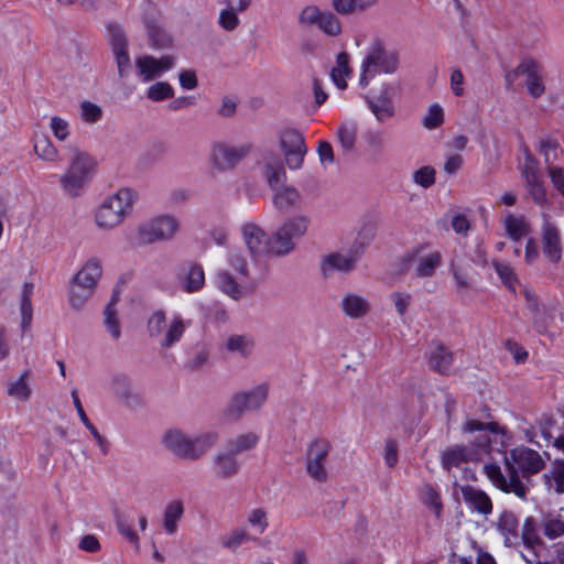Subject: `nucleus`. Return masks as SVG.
Listing matches in <instances>:
<instances>
[{"mask_svg":"<svg viewBox=\"0 0 564 564\" xmlns=\"http://www.w3.org/2000/svg\"><path fill=\"white\" fill-rule=\"evenodd\" d=\"M453 276L455 281L456 292L459 295H465L467 292L475 289V281L473 278V270L470 267L454 265Z\"/></svg>","mask_w":564,"mask_h":564,"instance_id":"49530a36","label":"nucleus"},{"mask_svg":"<svg viewBox=\"0 0 564 564\" xmlns=\"http://www.w3.org/2000/svg\"><path fill=\"white\" fill-rule=\"evenodd\" d=\"M544 466L541 455L528 447L519 446L510 451L505 456V467L508 476L506 477L501 468L496 464H487L484 471L490 481L505 492H513L520 498L525 496V487L519 479L518 469L528 474H535Z\"/></svg>","mask_w":564,"mask_h":564,"instance_id":"f257e3e1","label":"nucleus"},{"mask_svg":"<svg viewBox=\"0 0 564 564\" xmlns=\"http://www.w3.org/2000/svg\"><path fill=\"white\" fill-rule=\"evenodd\" d=\"M462 432L469 434V441L480 451H487L491 443H498L499 440L501 444L503 443L505 429L497 422L484 423L469 419L463 424Z\"/></svg>","mask_w":564,"mask_h":564,"instance_id":"ddd939ff","label":"nucleus"},{"mask_svg":"<svg viewBox=\"0 0 564 564\" xmlns=\"http://www.w3.org/2000/svg\"><path fill=\"white\" fill-rule=\"evenodd\" d=\"M540 152L544 156L547 166H554L553 163L563 154L560 144L551 139L541 140Z\"/></svg>","mask_w":564,"mask_h":564,"instance_id":"13d9d810","label":"nucleus"},{"mask_svg":"<svg viewBox=\"0 0 564 564\" xmlns=\"http://www.w3.org/2000/svg\"><path fill=\"white\" fill-rule=\"evenodd\" d=\"M279 148L290 170H300L307 153L305 138L294 128H284L279 133Z\"/></svg>","mask_w":564,"mask_h":564,"instance_id":"9b49d317","label":"nucleus"},{"mask_svg":"<svg viewBox=\"0 0 564 564\" xmlns=\"http://www.w3.org/2000/svg\"><path fill=\"white\" fill-rule=\"evenodd\" d=\"M350 74L349 56L346 52H341L336 57V65L330 70V77L339 89H345L347 87L346 78Z\"/></svg>","mask_w":564,"mask_h":564,"instance_id":"c03bdc74","label":"nucleus"},{"mask_svg":"<svg viewBox=\"0 0 564 564\" xmlns=\"http://www.w3.org/2000/svg\"><path fill=\"white\" fill-rule=\"evenodd\" d=\"M184 514V505L181 500H173L166 505L162 525L166 534L173 535L177 531V523Z\"/></svg>","mask_w":564,"mask_h":564,"instance_id":"f704fd0d","label":"nucleus"},{"mask_svg":"<svg viewBox=\"0 0 564 564\" xmlns=\"http://www.w3.org/2000/svg\"><path fill=\"white\" fill-rule=\"evenodd\" d=\"M478 459V453L465 446L455 445L447 448L442 455V465L449 470L458 467L462 463Z\"/></svg>","mask_w":564,"mask_h":564,"instance_id":"2f4dec72","label":"nucleus"},{"mask_svg":"<svg viewBox=\"0 0 564 564\" xmlns=\"http://www.w3.org/2000/svg\"><path fill=\"white\" fill-rule=\"evenodd\" d=\"M392 96V87L382 85L376 95L367 97V104L378 121L384 122L394 116Z\"/></svg>","mask_w":564,"mask_h":564,"instance_id":"4be33fe9","label":"nucleus"},{"mask_svg":"<svg viewBox=\"0 0 564 564\" xmlns=\"http://www.w3.org/2000/svg\"><path fill=\"white\" fill-rule=\"evenodd\" d=\"M492 265L495 271L501 279L502 283L509 289L514 291L516 284L518 282L517 276L513 272V269L508 264L499 261H494Z\"/></svg>","mask_w":564,"mask_h":564,"instance_id":"052dcab7","label":"nucleus"},{"mask_svg":"<svg viewBox=\"0 0 564 564\" xmlns=\"http://www.w3.org/2000/svg\"><path fill=\"white\" fill-rule=\"evenodd\" d=\"M399 56L384 47L382 42L375 41L367 51L361 63L359 85L366 88L379 73L392 74L398 69Z\"/></svg>","mask_w":564,"mask_h":564,"instance_id":"0eeeda50","label":"nucleus"},{"mask_svg":"<svg viewBox=\"0 0 564 564\" xmlns=\"http://www.w3.org/2000/svg\"><path fill=\"white\" fill-rule=\"evenodd\" d=\"M219 442L216 431H204L189 435L180 429L164 432L161 443L165 449L180 459L197 462L213 449Z\"/></svg>","mask_w":564,"mask_h":564,"instance_id":"f03ea898","label":"nucleus"},{"mask_svg":"<svg viewBox=\"0 0 564 564\" xmlns=\"http://www.w3.org/2000/svg\"><path fill=\"white\" fill-rule=\"evenodd\" d=\"M324 11L314 4L305 6L299 13V23L303 26H317Z\"/></svg>","mask_w":564,"mask_h":564,"instance_id":"6e6d98bb","label":"nucleus"},{"mask_svg":"<svg viewBox=\"0 0 564 564\" xmlns=\"http://www.w3.org/2000/svg\"><path fill=\"white\" fill-rule=\"evenodd\" d=\"M258 442L259 435L249 431L228 438L226 441V448L238 457L239 454L254 448Z\"/></svg>","mask_w":564,"mask_h":564,"instance_id":"58836bf2","label":"nucleus"},{"mask_svg":"<svg viewBox=\"0 0 564 564\" xmlns=\"http://www.w3.org/2000/svg\"><path fill=\"white\" fill-rule=\"evenodd\" d=\"M217 288L232 300H240L253 289V284L248 280H241L239 275L229 270H220L216 274Z\"/></svg>","mask_w":564,"mask_h":564,"instance_id":"aec40b11","label":"nucleus"},{"mask_svg":"<svg viewBox=\"0 0 564 564\" xmlns=\"http://www.w3.org/2000/svg\"><path fill=\"white\" fill-rule=\"evenodd\" d=\"M268 397L269 384L260 383L235 394L230 401V408L237 413L258 411L267 402Z\"/></svg>","mask_w":564,"mask_h":564,"instance_id":"2eb2a0df","label":"nucleus"},{"mask_svg":"<svg viewBox=\"0 0 564 564\" xmlns=\"http://www.w3.org/2000/svg\"><path fill=\"white\" fill-rule=\"evenodd\" d=\"M256 538L251 535L245 527H238L220 538V545L231 552H236L241 545L254 541Z\"/></svg>","mask_w":564,"mask_h":564,"instance_id":"ea45409f","label":"nucleus"},{"mask_svg":"<svg viewBox=\"0 0 564 564\" xmlns=\"http://www.w3.org/2000/svg\"><path fill=\"white\" fill-rule=\"evenodd\" d=\"M34 285L30 282H25L22 288L21 294V329L22 332H26L32 322L33 308L31 304V295L33 293Z\"/></svg>","mask_w":564,"mask_h":564,"instance_id":"09e8293b","label":"nucleus"},{"mask_svg":"<svg viewBox=\"0 0 564 564\" xmlns=\"http://www.w3.org/2000/svg\"><path fill=\"white\" fill-rule=\"evenodd\" d=\"M135 69L142 82H151L173 68L175 58L172 55H163L159 58L152 55H143L135 58Z\"/></svg>","mask_w":564,"mask_h":564,"instance_id":"dca6fc26","label":"nucleus"},{"mask_svg":"<svg viewBox=\"0 0 564 564\" xmlns=\"http://www.w3.org/2000/svg\"><path fill=\"white\" fill-rule=\"evenodd\" d=\"M519 76L524 77V85L531 97L540 98L545 93L542 66L536 59L523 58L512 72L506 75V80L511 85Z\"/></svg>","mask_w":564,"mask_h":564,"instance_id":"f8f14e48","label":"nucleus"},{"mask_svg":"<svg viewBox=\"0 0 564 564\" xmlns=\"http://www.w3.org/2000/svg\"><path fill=\"white\" fill-rule=\"evenodd\" d=\"M545 477L549 489L554 490L556 494H564V462L555 464Z\"/></svg>","mask_w":564,"mask_h":564,"instance_id":"bf43d9fd","label":"nucleus"},{"mask_svg":"<svg viewBox=\"0 0 564 564\" xmlns=\"http://www.w3.org/2000/svg\"><path fill=\"white\" fill-rule=\"evenodd\" d=\"M250 152V147L214 142L208 153V163L214 172L224 173L234 170Z\"/></svg>","mask_w":564,"mask_h":564,"instance_id":"9d476101","label":"nucleus"},{"mask_svg":"<svg viewBox=\"0 0 564 564\" xmlns=\"http://www.w3.org/2000/svg\"><path fill=\"white\" fill-rule=\"evenodd\" d=\"M541 530L547 539H557L564 534V520L554 516L545 517L542 521Z\"/></svg>","mask_w":564,"mask_h":564,"instance_id":"603ef678","label":"nucleus"},{"mask_svg":"<svg viewBox=\"0 0 564 564\" xmlns=\"http://www.w3.org/2000/svg\"><path fill=\"white\" fill-rule=\"evenodd\" d=\"M358 128L354 123H341L337 130V140L345 153L355 149Z\"/></svg>","mask_w":564,"mask_h":564,"instance_id":"3c124183","label":"nucleus"},{"mask_svg":"<svg viewBox=\"0 0 564 564\" xmlns=\"http://www.w3.org/2000/svg\"><path fill=\"white\" fill-rule=\"evenodd\" d=\"M180 228L178 219L173 215H159L139 227L140 240L144 243L171 240Z\"/></svg>","mask_w":564,"mask_h":564,"instance_id":"4468645a","label":"nucleus"},{"mask_svg":"<svg viewBox=\"0 0 564 564\" xmlns=\"http://www.w3.org/2000/svg\"><path fill=\"white\" fill-rule=\"evenodd\" d=\"M273 191V204L278 210L290 213L300 206L301 195L296 188L281 185Z\"/></svg>","mask_w":564,"mask_h":564,"instance_id":"c85d7f7f","label":"nucleus"},{"mask_svg":"<svg viewBox=\"0 0 564 564\" xmlns=\"http://www.w3.org/2000/svg\"><path fill=\"white\" fill-rule=\"evenodd\" d=\"M311 220L305 215H296L286 218L278 228L284 236L297 246V241L302 239L308 231Z\"/></svg>","mask_w":564,"mask_h":564,"instance_id":"bb28decb","label":"nucleus"},{"mask_svg":"<svg viewBox=\"0 0 564 564\" xmlns=\"http://www.w3.org/2000/svg\"><path fill=\"white\" fill-rule=\"evenodd\" d=\"M525 186L532 200L544 206L546 204V192L542 183L539 181L538 175L532 166H527L523 171Z\"/></svg>","mask_w":564,"mask_h":564,"instance_id":"4c0bfd02","label":"nucleus"},{"mask_svg":"<svg viewBox=\"0 0 564 564\" xmlns=\"http://www.w3.org/2000/svg\"><path fill=\"white\" fill-rule=\"evenodd\" d=\"M241 469L239 458L227 448L216 452L210 459V473L219 481L237 477Z\"/></svg>","mask_w":564,"mask_h":564,"instance_id":"6ab92c4d","label":"nucleus"},{"mask_svg":"<svg viewBox=\"0 0 564 564\" xmlns=\"http://www.w3.org/2000/svg\"><path fill=\"white\" fill-rule=\"evenodd\" d=\"M102 276V262L97 257L88 258L72 278L68 303L74 310H82L94 295Z\"/></svg>","mask_w":564,"mask_h":564,"instance_id":"39448f33","label":"nucleus"},{"mask_svg":"<svg viewBox=\"0 0 564 564\" xmlns=\"http://www.w3.org/2000/svg\"><path fill=\"white\" fill-rule=\"evenodd\" d=\"M430 367L440 372L447 373L453 364L452 352L441 344H436L431 351Z\"/></svg>","mask_w":564,"mask_h":564,"instance_id":"79ce46f5","label":"nucleus"},{"mask_svg":"<svg viewBox=\"0 0 564 564\" xmlns=\"http://www.w3.org/2000/svg\"><path fill=\"white\" fill-rule=\"evenodd\" d=\"M110 391L128 408H137L141 404L140 394L133 389L124 375H115L109 381Z\"/></svg>","mask_w":564,"mask_h":564,"instance_id":"b1692460","label":"nucleus"},{"mask_svg":"<svg viewBox=\"0 0 564 564\" xmlns=\"http://www.w3.org/2000/svg\"><path fill=\"white\" fill-rule=\"evenodd\" d=\"M80 108V118L86 123H95L101 119L102 110L101 108L93 104L90 101H83L79 106Z\"/></svg>","mask_w":564,"mask_h":564,"instance_id":"338daca9","label":"nucleus"},{"mask_svg":"<svg viewBox=\"0 0 564 564\" xmlns=\"http://www.w3.org/2000/svg\"><path fill=\"white\" fill-rule=\"evenodd\" d=\"M497 529L505 538V542L510 545L519 536V521L510 511H503L497 522Z\"/></svg>","mask_w":564,"mask_h":564,"instance_id":"a19ab883","label":"nucleus"},{"mask_svg":"<svg viewBox=\"0 0 564 564\" xmlns=\"http://www.w3.org/2000/svg\"><path fill=\"white\" fill-rule=\"evenodd\" d=\"M543 225L541 228L542 252L552 263H558L563 256V246L561 231L555 224L550 220V216L543 214Z\"/></svg>","mask_w":564,"mask_h":564,"instance_id":"f3484780","label":"nucleus"},{"mask_svg":"<svg viewBox=\"0 0 564 564\" xmlns=\"http://www.w3.org/2000/svg\"><path fill=\"white\" fill-rule=\"evenodd\" d=\"M295 250L296 245L289 241L279 228L270 235L269 257L284 258L293 253Z\"/></svg>","mask_w":564,"mask_h":564,"instance_id":"e433bc0d","label":"nucleus"},{"mask_svg":"<svg viewBox=\"0 0 564 564\" xmlns=\"http://www.w3.org/2000/svg\"><path fill=\"white\" fill-rule=\"evenodd\" d=\"M503 228L508 237L518 241L530 232V225L523 216L508 213L503 218Z\"/></svg>","mask_w":564,"mask_h":564,"instance_id":"c9c22d12","label":"nucleus"},{"mask_svg":"<svg viewBox=\"0 0 564 564\" xmlns=\"http://www.w3.org/2000/svg\"><path fill=\"white\" fill-rule=\"evenodd\" d=\"M219 25L226 31H234L239 25V18L234 7H228L220 11L218 18Z\"/></svg>","mask_w":564,"mask_h":564,"instance_id":"774afa93","label":"nucleus"},{"mask_svg":"<svg viewBox=\"0 0 564 564\" xmlns=\"http://www.w3.org/2000/svg\"><path fill=\"white\" fill-rule=\"evenodd\" d=\"M241 237L248 251L254 257H269L270 235L258 224L248 221L241 226Z\"/></svg>","mask_w":564,"mask_h":564,"instance_id":"a211bd4d","label":"nucleus"},{"mask_svg":"<svg viewBox=\"0 0 564 564\" xmlns=\"http://www.w3.org/2000/svg\"><path fill=\"white\" fill-rule=\"evenodd\" d=\"M246 522L257 534H263L269 528V513L263 507H254L247 511Z\"/></svg>","mask_w":564,"mask_h":564,"instance_id":"a18cd8bd","label":"nucleus"},{"mask_svg":"<svg viewBox=\"0 0 564 564\" xmlns=\"http://www.w3.org/2000/svg\"><path fill=\"white\" fill-rule=\"evenodd\" d=\"M332 444L326 438L312 440L305 449V470L315 481L324 484L328 480L327 459Z\"/></svg>","mask_w":564,"mask_h":564,"instance_id":"1a4fd4ad","label":"nucleus"},{"mask_svg":"<svg viewBox=\"0 0 564 564\" xmlns=\"http://www.w3.org/2000/svg\"><path fill=\"white\" fill-rule=\"evenodd\" d=\"M33 150L35 155L47 163H57L59 161V151L46 135L35 139Z\"/></svg>","mask_w":564,"mask_h":564,"instance_id":"37998d69","label":"nucleus"},{"mask_svg":"<svg viewBox=\"0 0 564 564\" xmlns=\"http://www.w3.org/2000/svg\"><path fill=\"white\" fill-rule=\"evenodd\" d=\"M50 129L56 140L63 142L69 137V123L65 118L53 116L50 119Z\"/></svg>","mask_w":564,"mask_h":564,"instance_id":"0e129e2a","label":"nucleus"},{"mask_svg":"<svg viewBox=\"0 0 564 564\" xmlns=\"http://www.w3.org/2000/svg\"><path fill=\"white\" fill-rule=\"evenodd\" d=\"M358 256L356 252H332L323 257L321 270L324 275L333 272L348 273L355 269Z\"/></svg>","mask_w":564,"mask_h":564,"instance_id":"5701e85b","label":"nucleus"},{"mask_svg":"<svg viewBox=\"0 0 564 564\" xmlns=\"http://www.w3.org/2000/svg\"><path fill=\"white\" fill-rule=\"evenodd\" d=\"M191 326V321L180 314L169 315L163 310L154 311L147 321V332L161 349L169 350L178 344Z\"/></svg>","mask_w":564,"mask_h":564,"instance_id":"20e7f679","label":"nucleus"},{"mask_svg":"<svg viewBox=\"0 0 564 564\" xmlns=\"http://www.w3.org/2000/svg\"><path fill=\"white\" fill-rule=\"evenodd\" d=\"M263 176L271 189L283 185L286 180L285 169L275 156H267L263 160Z\"/></svg>","mask_w":564,"mask_h":564,"instance_id":"7c9ffc66","label":"nucleus"},{"mask_svg":"<svg viewBox=\"0 0 564 564\" xmlns=\"http://www.w3.org/2000/svg\"><path fill=\"white\" fill-rule=\"evenodd\" d=\"M181 288L186 293H196L205 286V271L198 263L189 264L180 275Z\"/></svg>","mask_w":564,"mask_h":564,"instance_id":"a878e982","label":"nucleus"},{"mask_svg":"<svg viewBox=\"0 0 564 564\" xmlns=\"http://www.w3.org/2000/svg\"><path fill=\"white\" fill-rule=\"evenodd\" d=\"M108 30L110 32V44L116 58L118 75L120 78H123L129 74L131 67L128 40L119 26L110 25Z\"/></svg>","mask_w":564,"mask_h":564,"instance_id":"412c9836","label":"nucleus"},{"mask_svg":"<svg viewBox=\"0 0 564 564\" xmlns=\"http://www.w3.org/2000/svg\"><path fill=\"white\" fill-rule=\"evenodd\" d=\"M228 352L241 358H249L254 349V340L250 335L232 334L225 341Z\"/></svg>","mask_w":564,"mask_h":564,"instance_id":"473e14b6","label":"nucleus"},{"mask_svg":"<svg viewBox=\"0 0 564 564\" xmlns=\"http://www.w3.org/2000/svg\"><path fill=\"white\" fill-rule=\"evenodd\" d=\"M436 171L431 165H425L416 170L412 180L415 184L420 185L423 188H429L435 183Z\"/></svg>","mask_w":564,"mask_h":564,"instance_id":"e2e57ef3","label":"nucleus"},{"mask_svg":"<svg viewBox=\"0 0 564 564\" xmlns=\"http://www.w3.org/2000/svg\"><path fill=\"white\" fill-rule=\"evenodd\" d=\"M317 28L322 33L330 37H338L343 33L340 19L336 13L327 10L324 11Z\"/></svg>","mask_w":564,"mask_h":564,"instance_id":"8fccbe9b","label":"nucleus"},{"mask_svg":"<svg viewBox=\"0 0 564 564\" xmlns=\"http://www.w3.org/2000/svg\"><path fill=\"white\" fill-rule=\"evenodd\" d=\"M138 194L129 188L121 187L107 196L94 210V223L104 231L121 226L132 214Z\"/></svg>","mask_w":564,"mask_h":564,"instance_id":"7ed1b4c3","label":"nucleus"},{"mask_svg":"<svg viewBox=\"0 0 564 564\" xmlns=\"http://www.w3.org/2000/svg\"><path fill=\"white\" fill-rule=\"evenodd\" d=\"M95 165L88 153L74 149L68 167L59 178L63 191L73 197L80 195L93 176Z\"/></svg>","mask_w":564,"mask_h":564,"instance_id":"423d86ee","label":"nucleus"},{"mask_svg":"<svg viewBox=\"0 0 564 564\" xmlns=\"http://www.w3.org/2000/svg\"><path fill=\"white\" fill-rule=\"evenodd\" d=\"M340 307L344 314L350 318H361L371 310V305L366 297L352 292L343 296Z\"/></svg>","mask_w":564,"mask_h":564,"instance_id":"cd10ccee","label":"nucleus"},{"mask_svg":"<svg viewBox=\"0 0 564 564\" xmlns=\"http://www.w3.org/2000/svg\"><path fill=\"white\" fill-rule=\"evenodd\" d=\"M117 300L115 297L111 299L110 303L106 306L104 311L105 315V325L112 336V338L118 339L121 335L120 333V324L117 318V311L115 308Z\"/></svg>","mask_w":564,"mask_h":564,"instance_id":"5fc2aeb1","label":"nucleus"},{"mask_svg":"<svg viewBox=\"0 0 564 564\" xmlns=\"http://www.w3.org/2000/svg\"><path fill=\"white\" fill-rule=\"evenodd\" d=\"M444 121V110L438 104L430 106L426 115L422 119V124L426 129H435L440 127Z\"/></svg>","mask_w":564,"mask_h":564,"instance_id":"680f3d73","label":"nucleus"},{"mask_svg":"<svg viewBox=\"0 0 564 564\" xmlns=\"http://www.w3.org/2000/svg\"><path fill=\"white\" fill-rule=\"evenodd\" d=\"M174 96V89L167 82H156L147 90V98L151 101H163Z\"/></svg>","mask_w":564,"mask_h":564,"instance_id":"864d4df0","label":"nucleus"},{"mask_svg":"<svg viewBox=\"0 0 564 564\" xmlns=\"http://www.w3.org/2000/svg\"><path fill=\"white\" fill-rule=\"evenodd\" d=\"M397 314L402 317L406 314L410 305L412 304V295L408 291L397 290L389 294Z\"/></svg>","mask_w":564,"mask_h":564,"instance_id":"4d7b16f0","label":"nucleus"},{"mask_svg":"<svg viewBox=\"0 0 564 564\" xmlns=\"http://www.w3.org/2000/svg\"><path fill=\"white\" fill-rule=\"evenodd\" d=\"M33 373L31 369H23L18 378L8 381L7 394L13 400L28 402L33 394V388L31 383Z\"/></svg>","mask_w":564,"mask_h":564,"instance_id":"393cba45","label":"nucleus"},{"mask_svg":"<svg viewBox=\"0 0 564 564\" xmlns=\"http://www.w3.org/2000/svg\"><path fill=\"white\" fill-rule=\"evenodd\" d=\"M422 499L423 502L427 507L432 508L438 517L442 511V501L438 492L431 485H425L422 488Z\"/></svg>","mask_w":564,"mask_h":564,"instance_id":"69168bd1","label":"nucleus"},{"mask_svg":"<svg viewBox=\"0 0 564 564\" xmlns=\"http://www.w3.org/2000/svg\"><path fill=\"white\" fill-rule=\"evenodd\" d=\"M442 262V253L433 249L430 243H419L414 246L400 259L401 272L405 273L410 269H413L414 275L419 279L434 276Z\"/></svg>","mask_w":564,"mask_h":564,"instance_id":"6e6552de","label":"nucleus"},{"mask_svg":"<svg viewBox=\"0 0 564 564\" xmlns=\"http://www.w3.org/2000/svg\"><path fill=\"white\" fill-rule=\"evenodd\" d=\"M462 496L466 503L481 514H489L492 511V503L488 495L471 486L462 488Z\"/></svg>","mask_w":564,"mask_h":564,"instance_id":"c756f323","label":"nucleus"},{"mask_svg":"<svg viewBox=\"0 0 564 564\" xmlns=\"http://www.w3.org/2000/svg\"><path fill=\"white\" fill-rule=\"evenodd\" d=\"M229 271L240 276L241 280L251 282L250 265L248 257L240 250L231 251L228 254Z\"/></svg>","mask_w":564,"mask_h":564,"instance_id":"de8ad7c7","label":"nucleus"},{"mask_svg":"<svg viewBox=\"0 0 564 564\" xmlns=\"http://www.w3.org/2000/svg\"><path fill=\"white\" fill-rule=\"evenodd\" d=\"M150 45L155 50H167L174 44L172 34L159 22L150 21L147 23Z\"/></svg>","mask_w":564,"mask_h":564,"instance_id":"72a5a7b5","label":"nucleus"}]
</instances>
